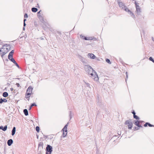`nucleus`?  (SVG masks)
I'll list each match as a JSON object with an SVG mask.
<instances>
[{"mask_svg": "<svg viewBox=\"0 0 154 154\" xmlns=\"http://www.w3.org/2000/svg\"><path fill=\"white\" fill-rule=\"evenodd\" d=\"M11 46L9 45L5 44L2 46L0 49V54L2 58L11 50Z\"/></svg>", "mask_w": 154, "mask_h": 154, "instance_id": "obj_1", "label": "nucleus"}, {"mask_svg": "<svg viewBox=\"0 0 154 154\" xmlns=\"http://www.w3.org/2000/svg\"><path fill=\"white\" fill-rule=\"evenodd\" d=\"M132 113L133 114V115H135V113L134 111L132 112Z\"/></svg>", "mask_w": 154, "mask_h": 154, "instance_id": "obj_34", "label": "nucleus"}, {"mask_svg": "<svg viewBox=\"0 0 154 154\" xmlns=\"http://www.w3.org/2000/svg\"><path fill=\"white\" fill-rule=\"evenodd\" d=\"M8 96V94L7 92H4L3 94V96L4 97H6Z\"/></svg>", "mask_w": 154, "mask_h": 154, "instance_id": "obj_19", "label": "nucleus"}, {"mask_svg": "<svg viewBox=\"0 0 154 154\" xmlns=\"http://www.w3.org/2000/svg\"><path fill=\"white\" fill-rule=\"evenodd\" d=\"M125 11H127V12H129L130 14L132 16H133V17H134V18H135V15H134V14L132 13V12L131 11H130L126 6H125V8H124L123 9Z\"/></svg>", "mask_w": 154, "mask_h": 154, "instance_id": "obj_9", "label": "nucleus"}, {"mask_svg": "<svg viewBox=\"0 0 154 154\" xmlns=\"http://www.w3.org/2000/svg\"><path fill=\"white\" fill-rule=\"evenodd\" d=\"M32 11L33 12H36L37 11L38 9L36 8H32Z\"/></svg>", "mask_w": 154, "mask_h": 154, "instance_id": "obj_18", "label": "nucleus"}, {"mask_svg": "<svg viewBox=\"0 0 154 154\" xmlns=\"http://www.w3.org/2000/svg\"><path fill=\"white\" fill-rule=\"evenodd\" d=\"M7 128V127L6 125L5 126L4 128L3 126H0V129H2L4 131H6Z\"/></svg>", "mask_w": 154, "mask_h": 154, "instance_id": "obj_14", "label": "nucleus"}, {"mask_svg": "<svg viewBox=\"0 0 154 154\" xmlns=\"http://www.w3.org/2000/svg\"><path fill=\"white\" fill-rule=\"evenodd\" d=\"M135 4L136 7H137L138 6H139V5L138 3H137L136 2H135Z\"/></svg>", "mask_w": 154, "mask_h": 154, "instance_id": "obj_25", "label": "nucleus"}, {"mask_svg": "<svg viewBox=\"0 0 154 154\" xmlns=\"http://www.w3.org/2000/svg\"><path fill=\"white\" fill-rule=\"evenodd\" d=\"M36 106V104L35 103H33L32 104V105L31 106Z\"/></svg>", "mask_w": 154, "mask_h": 154, "instance_id": "obj_31", "label": "nucleus"}, {"mask_svg": "<svg viewBox=\"0 0 154 154\" xmlns=\"http://www.w3.org/2000/svg\"><path fill=\"white\" fill-rule=\"evenodd\" d=\"M136 11L137 13H139L140 12V9L139 6L136 7Z\"/></svg>", "mask_w": 154, "mask_h": 154, "instance_id": "obj_17", "label": "nucleus"}, {"mask_svg": "<svg viewBox=\"0 0 154 154\" xmlns=\"http://www.w3.org/2000/svg\"><path fill=\"white\" fill-rule=\"evenodd\" d=\"M88 56L90 58L92 59H95L96 57L93 54H88Z\"/></svg>", "mask_w": 154, "mask_h": 154, "instance_id": "obj_11", "label": "nucleus"}, {"mask_svg": "<svg viewBox=\"0 0 154 154\" xmlns=\"http://www.w3.org/2000/svg\"><path fill=\"white\" fill-rule=\"evenodd\" d=\"M2 99L1 98L0 99V103H3Z\"/></svg>", "mask_w": 154, "mask_h": 154, "instance_id": "obj_30", "label": "nucleus"}, {"mask_svg": "<svg viewBox=\"0 0 154 154\" xmlns=\"http://www.w3.org/2000/svg\"><path fill=\"white\" fill-rule=\"evenodd\" d=\"M26 20V19H24V26H25V25H26V24H25V21Z\"/></svg>", "mask_w": 154, "mask_h": 154, "instance_id": "obj_33", "label": "nucleus"}, {"mask_svg": "<svg viewBox=\"0 0 154 154\" xmlns=\"http://www.w3.org/2000/svg\"><path fill=\"white\" fill-rule=\"evenodd\" d=\"M14 53V51L12 50L10 52L8 56V58L9 60H10L11 61L13 62L14 63H16V62L14 59L13 58V55Z\"/></svg>", "mask_w": 154, "mask_h": 154, "instance_id": "obj_4", "label": "nucleus"}, {"mask_svg": "<svg viewBox=\"0 0 154 154\" xmlns=\"http://www.w3.org/2000/svg\"><path fill=\"white\" fill-rule=\"evenodd\" d=\"M36 130L38 132L39 131V128L38 126H37L36 128Z\"/></svg>", "mask_w": 154, "mask_h": 154, "instance_id": "obj_23", "label": "nucleus"}, {"mask_svg": "<svg viewBox=\"0 0 154 154\" xmlns=\"http://www.w3.org/2000/svg\"><path fill=\"white\" fill-rule=\"evenodd\" d=\"M41 11H39V12H38V13H38V14H40V12H41Z\"/></svg>", "mask_w": 154, "mask_h": 154, "instance_id": "obj_35", "label": "nucleus"}, {"mask_svg": "<svg viewBox=\"0 0 154 154\" xmlns=\"http://www.w3.org/2000/svg\"><path fill=\"white\" fill-rule=\"evenodd\" d=\"M106 61L108 63L110 64H111V62H110V60H109V59H106Z\"/></svg>", "mask_w": 154, "mask_h": 154, "instance_id": "obj_21", "label": "nucleus"}, {"mask_svg": "<svg viewBox=\"0 0 154 154\" xmlns=\"http://www.w3.org/2000/svg\"><path fill=\"white\" fill-rule=\"evenodd\" d=\"M119 6L122 8V9H123L126 6H125L124 5L122 2H119Z\"/></svg>", "mask_w": 154, "mask_h": 154, "instance_id": "obj_12", "label": "nucleus"}, {"mask_svg": "<svg viewBox=\"0 0 154 154\" xmlns=\"http://www.w3.org/2000/svg\"><path fill=\"white\" fill-rule=\"evenodd\" d=\"M14 64L17 67H19L18 65L17 64V63L16 62V63H15Z\"/></svg>", "mask_w": 154, "mask_h": 154, "instance_id": "obj_32", "label": "nucleus"}, {"mask_svg": "<svg viewBox=\"0 0 154 154\" xmlns=\"http://www.w3.org/2000/svg\"><path fill=\"white\" fill-rule=\"evenodd\" d=\"M138 128L137 129H135V130H138Z\"/></svg>", "mask_w": 154, "mask_h": 154, "instance_id": "obj_39", "label": "nucleus"}, {"mask_svg": "<svg viewBox=\"0 0 154 154\" xmlns=\"http://www.w3.org/2000/svg\"><path fill=\"white\" fill-rule=\"evenodd\" d=\"M33 88L31 86H29L26 90L25 94V97L28 100H29V97L33 94Z\"/></svg>", "mask_w": 154, "mask_h": 154, "instance_id": "obj_2", "label": "nucleus"}, {"mask_svg": "<svg viewBox=\"0 0 154 154\" xmlns=\"http://www.w3.org/2000/svg\"><path fill=\"white\" fill-rule=\"evenodd\" d=\"M125 124L128 127L129 129H132L133 127V123L131 120H126L125 122Z\"/></svg>", "mask_w": 154, "mask_h": 154, "instance_id": "obj_3", "label": "nucleus"}, {"mask_svg": "<svg viewBox=\"0 0 154 154\" xmlns=\"http://www.w3.org/2000/svg\"><path fill=\"white\" fill-rule=\"evenodd\" d=\"M38 6H37V7H39V5L38 4H37Z\"/></svg>", "mask_w": 154, "mask_h": 154, "instance_id": "obj_38", "label": "nucleus"}, {"mask_svg": "<svg viewBox=\"0 0 154 154\" xmlns=\"http://www.w3.org/2000/svg\"><path fill=\"white\" fill-rule=\"evenodd\" d=\"M143 122L142 121H139L137 120L135 121L134 123V124L138 127H142V123H143Z\"/></svg>", "mask_w": 154, "mask_h": 154, "instance_id": "obj_8", "label": "nucleus"}, {"mask_svg": "<svg viewBox=\"0 0 154 154\" xmlns=\"http://www.w3.org/2000/svg\"><path fill=\"white\" fill-rule=\"evenodd\" d=\"M148 124H149V123L148 122L146 123L144 125V126L145 127H146L147 126V125H148Z\"/></svg>", "mask_w": 154, "mask_h": 154, "instance_id": "obj_27", "label": "nucleus"}, {"mask_svg": "<svg viewBox=\"0 0 154 154\" xmlns=\"http://www.w3.org/2000/svg\"><path fill=\"white\" fill-rule=\"evenodd\" d=\"M24 18H26L28 17L27 14H26L24 15Z\"/></svg>", "mask_w": 154, "mask_h": 154, "instance_id": "obj_29", "label": "nucleus"}, {"mask_svg": "<svg viewBox=\"0 0 154 154\" xmlns=\"http://www.w3.org/2000/svg\"><path fill=\"white\" fill-rule=\"evenodd\" d=\"M23 112L26 116H27L28 115V112L26 109H24L23 110Z\"/></svg>", "mask_w": 154, "mask_h": 154, "instance_id": "obj_20", "label": "nucleus"}, {"mask_svg": "<svg viewBox=\"0 0 154 154\" xmlns=\"http://www.w3.org/2000/svg\"><path fill=\"white\" fill-rule=\"evenodd\" d=\"M32 106H31L30 107V108H29V109H31V108H32Z\"/></svg>", "mask_w": 154, "mask_h": 154, "instance_id": "obj_36", "label": "nucleus"}, {"mask_svg": "<svg viewBox=\"0 0 154 154\" xmlns=\"http://www.w3.org/2000/svg\"><path fill=\"white\" fill-rule=\"evenodd\" d=\"M46 150V154H51V153L52 151V147L51 146L47 145Z\"/></svg>", "mask_w": 154, "mask_h": 154, "instance_id": "obj_5", "label": "nucleus"}, {"mask_svg": "<svg viewBox=\"0 0 154 154\" xmlns=\"http://www.w3.org/2000/svg\"><path fill=\"white\" fill-rule=\"evenodd\" d=\"M67 125H66L62 129L63 131V136L64 137L66 136L67 134Z\"/></svg>", "mask_w": 154, "mask_h": 154, "instance_id": "obj_7", "label": "nucleus"}, {"mask_svg": "<svg viewBox=\"0 0 154 154\" xmlns=\"http://www.w3.org/2000/svg\"><path fill=\"white\" fill-rule=\"evenodd\" d=\"M17 85L18 86H19V84H18V83H17Z\"/></svg>", "mask_w": 154, "mask_h": 154, "instance_id": "obj_37", "label": "nucleus"}, {"mask_svg": "<svg viewBox=\"0 0 154 154\" xmlns=\"http://www.w3.org/2000/svg\"><path fill=\"white\" fill-rule=\"evenodd\" d=\"M2 101L3 102H6L7 101V100L5 98L2 99Z\"/></svg>", "mask_w": 154, "mask_h": 154, "instance_id": "obj_26", "label": "nucleus"}, {"mask_svg": "<svg viewBox=\"0 0 154 154\" xmlns=\"http://www.w3.org/2000/svg\"><path fill=\"white\" fill-rule=\"evenodd\" d=\"M148 126H149V127H154V125H152L150 124H149H149H148Z\"/></svg>", "mask_w": 154, "mask_h": 154, "instance_id": "obj_28", "label": "nucleus"}, {"mask_svg": "<svg viewBox=\"0 0 154 154\" xmlns=\"http://www.w3.org/2000/svg\"><path fill=\"white\" fill-rule=\"evenodd\" d=\"M15 131H16V128H15V127H14L13 128V129L12 131V135H14V134L15 132Z\"/></svg>", "mask_w": 154, "mask_h": 154, "instance_id": "obj_16", "label": "nucleus"}, {"mask_svg": "<svg viewBox=\"0 0 154 154\" xmlns=\"http://www.w3.org/2000/svg\"><path fill=\"white\" fill-rule=\"evenodd\" d=\"M134 118L137 119H139V118L136 115H134Z\"/></svg>", "mask_w": 154, "mask_h": 154, "instance_id": "obj_22", "label": "nucleus"}, {"mask_svg": "<svg viewBox=\"0 0 154 154\" xmlns=\"http://www.w3.org/2000/svg\"><path fill=\"white\" fill-rule=\"evenodd\" d=\"M43 143L42 142H40L39 143L38 145V148L41 147L42 149H43Z\"/></svg>", "mask_w": 154, "mask_h": 154, "instance_id": "obj_15", "label": "nucleus"}, {"mask_svg": "<svg viewBox=\"0 0 154 154\" xmlns=\"http://www.w3.org/2000/svg\"><path fill=\"white\" fill-rule=\"evenodd\" d=\"M91 77L94 80L97 81L98 80L99 78L98 76V75L95 72H94L92 73H91Z\"/></svg>", "mask_w": 154, "mask_h": 154, "instance_id": "obj_6", "label": "nucleus"}, {"mask_svg": "<svg viewBox=\"0 0 154 154\" xmlns=\"http://www.w3.org/2000/svg\"><path fill=\"white\" fill-rule=\"evenodd\" d=\"M13 140L12 139H10L8 141L7 143L8 146H11L13 143Z\"/></svg>", "mask_w": 154, "mask_h": 154, "instance_id": "obj_13", "label": "nucleus"}, {"mask_svg": "<svg viewBox=\"0 0 154 154\" xmlns=\"http://www.w3.org/2000/svg\"><path fill=\"white\" fill-rule=\"evenodd\" d=\"M82 37L83 39H84L86 40H90L92 39V38L91 37H86L82 36L81 38Z\"/></svg>", "mask_w": 154, "mask_h": 154, "instance_id": "obj_10", "label": "nucleus"}, {"mask_svg": "<svg viewBox=\"0 0 154 154\" xmlns=\"http://www.w3.org/2000/svg\"><path fill=\"white\" fill-rule=\"evenodd\" d=\"M149 60H150L152 61L154 63V60L152 59V57H150L149 58Z\"/></svg>", "mask_w": 154, "mask_h": 154, "instance_id": "obj_24", "label": "nucleus"}]
</instances>
